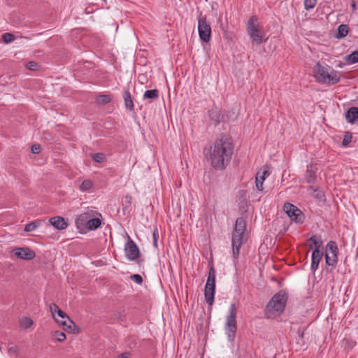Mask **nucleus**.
Wrapping results in <instances>:
<instances>
[{
    "instance_id": "72a5a7b5",
    "label": "nucleus",
    "mask_w": 358,
    "mask_h": 358,
    "mask_svg": "<svg viewBox=\"0 0 358 358\" xmlns=\"http://www.w3.org/2000/svg\"><path fill=\"white\" fill-rule=\"evenodd\" d=\"M54 337L58 341H64L66 339V334L59 331H56L54 333Z\"/></svg>"
},
{
    "instance_id": "c9c22d12",
    "label": "nucleus",
    "mask_w": 358,
    "mask_h": 358,
    "mask_svg": "<svg viewBox=\"0 0 358 358\" xmlns=\"http://www.w3.org/2000/svg\"><path fill=\"white\" fill-rule=\"evenodd\" d=\"M27 68L31 71H36L37 70L38 65L35 62H29L26 65Z\"/></svg>"
},
{
    "instance_id": "e433bc0d",
    "label": "nucleus",
    "mask_w": 358,
    "mask_h": 358,
    "mask_svg": "<svg viewBox=\"0 0 358 358\" xmlns=\"http://www.w3.org/2000/svg\"><path fill=\"white\" fill-rule=\"evenodd\" d=\"M131 278L137 284H141L143 282L142 277L138 274H133L131 276Z\"/></svg>"
},
{
    "instance_id": "c85d7f7f",
    "label": "nucleus",
    "mask_w": 358,
    "mask_h": 358,
    "mask_svg": "<svg viewBox=\"0 0 358 358\" xmlns=\"http://www.w3.org/2000/svg\"><path fill=\"white\" fill-rule=\"evenodd\" d=\"M347 61L349 64H355L358 62V50L348 55L347 56Z\"/></svg>"
},
{
    "instance_id": "37998d69",
    "label": "nucleus",
    "mask_w": 358,
    "mask_h": 358,
    "mask_svg": "<svg viewBox=\"0 0 358 358\" xmlns=\"http://www.w3.org/2000/svg\"><path fill=\"white\" fill-rule=\"evenodd\" d=\"M64 320H65L64 319L59 320V321H64Z\"/></svg>"
},
{
    "instance_id": "f704fd0d",
    "label": "nucleus",
    "mask_w": 358,
    "mask_h": 358,
    "mask_svg": "<svg viewBox=\"0 0 358 358\" xmlns=\"http://www.w3.org/2000/svg\"><path fill=\"white\" fill-rule=\"evenodd\" d=\"M2 38L6 43H8L13 41L15 37L12 34L6 33L3 35Z\"/></svg>"
},
{
    "instance_id": "bb28decb",
    "label": "nucleus",
    "mask_w": 358,
    "mask_h": 358,
    "mask_svg": "<svg viewBox=\"0 0 358 358\" xmlns=\"http://www.w3.org/2000/svg\"><path fill=\"white\" fill-rule=\"evenodd\" d=\"M159 96V91L157 90H150L145 92L143 99H155Z\"/></svg>"
},
{
    "instance_id": "ddd939ff",
    "label": "nucleus",
    "mask_w": 358,
    "mask_h": 358,
    "mask_svg": "<svg viewBox=\"0 0 358 358\" xmlns=\"http://www.w3.org/2000/svg\"><path fill=\"white\" fill-rule=\"evenodd\" d=\"M96 215L101 216V214L95 210L88 209L85 212L78 215L76 220V224L78 227L86 226L89 220Z\"/></svg>"
},
{
    "instance_id": "393cba45",
    "label": "nucleus",
    "mask_w": 358,
    "mask_h": 358,
    "mask_svg": "<svg viewBox=\"0 0 358 358\" xmlns=\"http://www.w3.org/2000/svg\"><path fill=\"white\" fill-rule=\"evenodd\" d=\"M348 34V27L346 24H341L338 27V32L336 34L337 38H342L346 36Z\"/></svg>"
},
{
    "instance_id": "dca6fc26",
    "label": "nucleus",
    "mask_w": 358,
    "mask_h": 358,
    "mask_svg": "<svg viewBox=\"0 0 358 358\" xmlns=\"http://www.w3.org/2000/svg\"><path fill=\"white\" fill-rule=\"evenodd\" d=\"M269 176V172L266 169L259 170L256 175V187L259 191L264 189L263 183L265 178Z\"/></svg>"
},
{
    "instance_id": "f8f14e48",
    "label": "nucleus",
    "mask_w": 358,
    "mask_h": 358,
    "mask_svg": "<svg viewBox=\"0 0 358 358\" xmlns=\"http://www.w3.org/2000/svg\"><path fill=\"white\" fill-rule=\"evenodd\" d=\"M124 252L126 257L130 261H135L138 258L140 255L138 248L129 237L124 245Z\"/></svg>"
},
{
    "instance_id": "aec40b11",
    "label": "nucleus",
    "mask_w": 358,
    "mask_h": 358,
    "mask_svg": "<svg viewBox=\"0 0 358 358\" xmlns=\"http://www.w3.org/2000/svg\"><path fill=\"white\" fill-rule=\"evenodd\" d=\"M219 27L220 28L223 37L227 40H231L232 38V35L230 32L228 31V24L227 23H224L222 21V16L220 15L218 20Z\"/></svg>"
},
{
    "instance_id": "1a4fd4ad",
    "label": "nucleus",
    "mask_w": 358,
    "mask_h": 358,
    "mask_svg": "<svg viewBox=\"0 0 358 358\" xmlns=\"http://www.w3.org/2000/svg\"><path fill=\"white\" fill-rule=\"evenodd\" d=\"M198 32L200 40L204 43H208L211 38V27L207 21L206 17L200 13L198 17Z\"/></svg>"
},
{
    "instance_id": "20e7f679",
    "label": "nucleus",
    "mask_w": 358,
    "mask_h": 358,
    "mask_svg": "<svg viewBox=\"0 0 358 358\" xmlns=\"http://www.w3.org/2000/svg\"><path fill=\"white\" fill-rule=\"evenodd\" d=\"M50 309L56 322L62 326L64 330L71 331L74 324L71 318L55 303H51Z\"/></svg>"
},
{
    "instance_id": "4be33fe9",
    "label": "nucleus",
    "mask_w": 358,
    "mask_h": 358,
    "mask_svg": "<svg viewBox=\"0 0 358 358\" xmlns=\"http://www.w3.org/2000/svg\"><path fill=\"white\" fill-rule=\"evenodd\" d=\"M209 117L215 125L218 124L221 120V112L217 108H212L209 110Z\"/></svg>"
},
{
    "instance_id": "423d86ee",
    "label": "nucleus",
    "mask_w": 358,
    "mask_h": 358,
    "mask_svg": "<svg viewBox=\"0 0 358 358\" xmlns=\"http://www.w3.org/2000/svg\"><path fill=\"white\" fill-rule=\"evenodd\" d=\"M287 296L285 293L280 292L275 294L267 304V310L271 313H282L285 307Z\"/></svg>"
},
{
    "instance_id": "c03bdc74",
    "label": "nucleus",
    "mask_w": 358,
    "mask_h": 358,
    "mask_svg": "<svg viewBox=\"0 0 358 358\" xmlns=\"http://www.w3.org/2000/svg\"><path fill=\"white\" fill-rule=\"evenodd\" d=\"M274 358H275V357H274Z\"/></svg>"
},
{
    "instance_id": "b1692460",
    "label": "nucleus",
    "mask_w": 358,
    "mask_h": 358,
    "mask_svg": "<svg viewBox=\"0 0 358 358\" xmlns=\"http://www.w3.org/2000/svg\"><path fill=\"white\" fill-rule=\"evenodd\" d=\"M123 97L126 108L130 110H132L134 108V103L130 92L129 91H125L124 92Z\"/></svg>"
},
{
    "instance_id": "a211bd4d",
    "label": "nucleus",
    "mask_w": 358,
    "mask_h": 358,
    "mask_svg": "<svg viewBox=\"0 0 358 358\" xmlns=\"http://www.w3.org/2000/svg\"><path fill=\"white\" fill-rule=\"evenodd\" d=\"M51 225H52L57 229L62 230L67 227L68 224L65 220L59 216L51 217L49 220Z\"/></svg>"
},
{
    "instance_id": "5701e85b",
    "label": "nucleus",
    "mask_w": 358,
    "mask_h": 358,
    "mask_svg": "<svg viewBox=\"0 0 358 358\" xmlns=\"http://www.w3.org/2000/svg\"><path fill=\"white\" fill-rule=\"evenodd\" d=\"M101 221L99 217H92L88 221V223L85 226L89 230H95L100 227Z\"/></svg>"
},
{
    "instance_id": "c756f323",
    "label": "nucleus",
    "mask_w": 358,
    "mask_h": 358,
    "mask_svg": "<svg viewBox=\"0 0 358 358\" xmlns=\"http://www.w3.org/2000/svg\"><path fill=\"white\" fill-rule=\"evenodd\" d=\"M92 182L91 180H84L80 186V189L82 191V192H85L88 189H90V188H92Z\"/></svg>"
},
{
    "instance_id": "7ed1b4c3",
    "label": "nucleus",
    "mask_w": 358,
    "mask_h": 358,
    "mask_svg": "<svg viewBox=\"0 0 358 358\" xmlns=\"http://www.w3.org/2000/svg\"><path fill=\"white\" fill-rule=\"evenodd\" d=\"M245 230V222L243 217H238L236 220L234 231L231 238V246L233 257L237 258L240 252V248L243 243V237Z\"/></svg>"
},
{
    "instance_id": "4c0bfd02",
    "label": "nucleus",
    "mask_w": 358,
    "mask_h": 358,
    "mask_svg": "<svg viewBox=\"0 0 358 358\" xmlns=\"http://www.w3.org/2000/svg\"><path fill=\"white\" fill-rule=\"evenodd\" d=\"M31 152L34 154H38L41 150V148L40 145L34 144L31 146Z\"/></svg>"
},
{
    "instance_id": "412c9836",
    "label": "nucleus",
    "mask_w": 358,
    "mask_h": 358,
    "mask_svg": "<svg viewBox=\"0 0 358 358\" xmlns=\"http://www.w3.org/2000/svg\"><path fill=\"white\" fill-rule=\"evenodd\" d=\"M345 118L348 122L353 123L358 118V108H350L345 115Z\"/></svg>"
},
{
    "instance_id": "39448f33",
    "label": "nucleus",
    "mask_w": 358,
    "mask_h": 358,
    "mask_svg": "<svg viewBox=\"0 0 358 358\" xmlns=\"http://www.w3.org/2000/svg\"><path fill=\"white\" fill-rule=\"evenodd\" d=\"M225 331L229 340L232 341L235 337L237 329L236 324V308L234 303H231L229 310V315L226 318Z\"/></svg>"
},
{
    "instance_id": "4468645a",
    "label": "nucleus",
    "mask_w": 358,
    "mask_h": 358,
    "mask_svg": "<svg viewBox=\"0 0 358 358\" xmlns=\"http://www.w3.org/2000/svg\"><path fill=\"white\" fill-rule=\"evenodd\" d=\"M13 254L19 259L31 260L35 257V252L29 248H16L13 250Z\"/></svg>"
},
{
    "instance_id": "6ab92c4d",
    "label": "nucleus",
    "mask_w": 358,
    "mask_h": 358,
    "mask_svg": "<svg viewBox=\"0 0 358 358\" xmlns=\"http://www.w3.org/2000/svg\"><path fill=\"white\" fill-rule=\"evenodd\" d=\"M317 168L316 166L310 164L307 166V171L306 173V180L308 183H314L316 179V172Z\"/></svg>"
},
{
    "instance_id": "ea45409f",
    "label": "nucleus",
    "mask_w": 358,
    "mask_h": 358,
    "mask_svg": "<svg viewBox=\"0 0 358 358\" xmlns=\"http://www.w3.org/2000/svg\"><path fill=\"white\" fill-rule=\"evenodd\" d=\"M351 141V136H345L343 141V145L346 146L348 145Z\"/></svg>"
},
{
    "instance_id": "79ce46f5",
    "label": "nucleus",
    "mask_w": 358,
    "mask_h": 358,
    "mask_svg": "<svg viewBox=\"0 0 358 358\" xmlns=\"http://www.w3.org/2000/svg\"><path fill=\"white\" fill-rule=\"evenodd\" d=\"M351 8L352 9L353 11L356 10L357 9V6H356V3L355 2H352V4H351Z\"/></svg>"
},
{
    "instance_id": "f03ea898",
    "label": "nucleus",
    "mask_w": 358,
    "mask_h": 358,
    "mask_svg": "<svg viewBox=\"0 0 358 358\" xmlns=\"http://www.w3.org/2000/svg\"><path fill=\"white\" fill-rule=\"evenodd\" d=\"M314 77L317 82L322 84L334 85L341 80V73L331 69L327 65L317 62L313 68Z\"/></svg>"
},
{
    "instance_id": "473e14b6",
    "label": "nucleus",
    "mask_w": 358,
    "mask_h": 358,
    "mask_svg": "<svg viewBox=\"0 0 358 358\" xmlns=\"http://www.w3.org/2000/svg\"><path fill=\"white\" fill-rule=\"evenodd\" d=\"M92 159L96 162H102L105 159V155L101 152L95 153L92 156Z\"/></svg>"
},
{
    "instance_id": "6e6552de",
    "label": "nucleus",
    "mask_w": 358,
    "mask_h": 358,
    "mask_svg": "<svg viewBox=\"0 0 358 358\" xmlns=\"http://www.w3.org/2000/svg\"><path fill=\"white\" fill-rule=\"evenodd\" d=\"M215 288V271L213 267L209 269L208 279L205 286V299L208 304L212 305L214 301Z\"/></svg>"
},
{
    "instance_id": "58836bf2",
    "label": "nucleus",
    "mask_w": 358,
    "mask_h": 358,
    "mask_svg": "<svg viewBox=\"0 0 358 358\" xmlns=\"http://www.w3.org/2000/svg\"><path fill=\"white\" fill-rule=\"evenodd\" d=\"M152 236H153V245L155 248H157L158 231L157 229L154 230Z\"/></svg>"
},
{
    "instance_id": "a19ab883",
    "label": "nucleus",
    "mask_w": 358,
    "mask_h": 358,
    "mask_svg": "<svg viewBox=\"0 0 358 358\" xmlns=\"http://www.w3.org/2000/svg\"><path fill=\"white\" fill-rule=\"evenodd\" d=\"M118 358H130V353L124 352L118 356Z\"/></svg>"
},
{
    "instance_id": "7c9ffc66",
    "label": "nucleus",
    "mask_w": 358,
    "mask_h": 358,
    "mask_svg": "<svg viewBox=\"0 0 358 358\" xmlns=\"http://www.w3.org/2000/svg\"><path fill=\"white\" fill-rule=\"evenodd\" d=\"M110 101L108 95H100L96 98V102L99 104H106Z\"/></svg>"
},
{
    "instance_id": "2eb2a0df",
    "label": "nucleus",
    "mask_w": 358,
    "mask_h": 358,
    "mask_svg": "<svg viewBox=\"0 0 358 358\" xmlns=\"http://www.w3.org/2000/svg\"><path fill=\"white\" fill-rule=\"evenodd\" d=\"M308 242L310 243L309 246L310 250L323 251V241L320 236H313L308 238Z\"/></svg>"
},
{
    "instance_id": "f3484780",
    "label": "nucleus",
    "mask_w": 358,
    "mask_h": 358,
    "mask_svg": "<svg viewBox=\"0 0 358 358\" xmlns=\"http://www.w3.org/2000/svg\"><path fill=\"white\" fill-rule=\"evenodd\" d=\"M323 251L313 250L311 256L310 268L313 271L318 268L319 264L323 257Z\"/></svg>"
},
{
    "instance_id": "a878e982",
    "label": "nucleus",
    "mask_w": 358,
    "mask_h": 358,
    "mask_svg": "<svg viewBox=\"0 0 358 358\" xmlns=\"http://www.w3.org/2000/svg\"><path fill=\"white\" fill-rule=\"evenodd\" d=\"M41 222L42 220H37L36 221L27 224L24 227V231L27 232L33 231L41 225Z\"/></svg>"
},
{
    "instance_id": "2f4dec72",
    "label": "nucleus",
    "mask_w": 358,
    "mask_h": 358,
    "mask_svg": "<svg viewBox=\"0 0 358 358\" xmlns=\"http://www.w3.org/2000/svg\"><path fill=\"white\" fill-rule=\"evenodd\" d=\"M317 0H304L305 9L309 10L313 8L317 4Z\"/></svg>"
},
{
    "instance_id": "f257e3e1",
    "label": "nucleus",
    "mask_w": 358,
    "mask_h": 358,
    "mask_svg": "<svg viewBox=\"0 0 358 358\" xmlns=\"http://www.w3.org/2000/svg\"><path fill=\"white\" fill-rule=\"evenodd\" d=\"M233 152L231 138L224 135L216 140L209 150L205 149L203 153L214 169L222 170L229 163Z\"/></svg>"
},
{
    "instance_id": "9d476101",
    "label": "nucleus",
    "mask_w": 358,
    "mask_h": 358,
    "mask_svg": "<svg viewBox=\"0 0 358 358\" xmlns=\"http://www.w3.org/2000/svg\"><path fill=\"white\" fill-rule=\"evenodd\" d=\"M283 210L292 221L296 223L303 222L305 216L303 212L294 205L286 203L284 205Z\"/></svg>"
},
{
    "instance_id": "cd10ccee",
    "label": "nucleus",
    "mask_w": 358,
    "mask_h": 358,
    "mask_svg": "<svg viewBox=\"0 0 358 358\" xmlns=\"http://www.w3.org/2000/svg\"><path fill=\"white\" fill-rule=\"evenodd\" d=\"M33 324V320L29 317H23L20 320V325L21 328L28 329Z\"/></svg>"
},
{
    "instance_id": "9b49d317",
    "label": "nucleus",
    "mask_w": 358,
    "mask_h": 358,
    "mask_svg": "<svg viewBox=\"0 0 358 358\" xmlns=\"http://www.w3.org/2000/svg\"><path fill=\"white\" fill-rule=\"evenodd\" d=\"M338 247L334 241H329L326 246L325 261L328 266L335 267L338 262Z\"/></svg>"
},
{
    "instance_id": "0eeeda50",
    "label": "nucleus",
    "mask_w": 358,
    "mask_h": 358,
    "mask_svg": "<svg viewBox=\"0 0 358 358\" xmlns=\"http://www.w3.org/2000/svg\"><path fill=\"white\" fill-rule=\"evenodd\" d=\"M257 17H251L247 24V31L252 42L259 45L263 43L264 33L257 24Z\"/></svg>"
}]
</instances>
